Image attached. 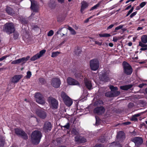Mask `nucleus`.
<instances>
[{"instance_id":"nucleus-22","label":"nucleus","mask_w":147,"mask_h":147,"mask_svg":"<svg viewBox=\"0 0 147 147\" xmlns=\"http://www.w3.org/2000/svg\"><path fill=\"white\" fill-rule=\"evenodd\" d=\"M6 13L9 15L10 16H12L14 13V11L13 9L11 7L7 6L5 9Z\"/></svg>"},{"instance_id":"nucleus-31","label":"nucleus","mask_w":147,"mask_h":147,"mask_svg":"<svg viewBox=\"0 0 147 147\" xmlns=\"http://www.w3.org/2000/svg\"><path fill=\"white\" fill-rule=\"evenodd\" d=\"M113 93V97H115L119 96L120 93V92L119 91H116L112 92Z\"/></svg>"},{"instance_id":"nucleus-18","label":"nucleus","mask_w":147,"mask_h":147,"mask_svg":"<svg viewBox=\"0 0 147 147\" xmlns=\"http://www.w3.org/2000/svg\"><path fill=\"white\" fill-rule=\"evenodd\" d=\"M67 30L64 29V27L59 28L57 32L55 33V35H57V34H60L61 36H65L67 34Z\"/></svg>"},{"instance_id":"nucleus-34","label":"nucleus","mask_w":147,"mask_h":147,"mask_svg":"<svg viewBox=\"0 0 147 147\" xmlns=\"http://www.w3.org/2000/svg\"><path fill=\"white\" fill-rule=\"evenodd\" d=\"M119 145V146L120 147H122L121 145L119 143L115 142H113L111 143L110 144V146H111L114 147L117 146H118Z\"/></svg>"},{"instance_id":"nucleus-10","label":"nucleus","mask_w":147,"mask_h":147,"mask_svg":"<svg viewBox=\"0 0 147 147\" xmlns=\"http://www.w3.org/2000/svg\"><path fill=\"white\" fill-rule=\"evenodd\" d=\"M99 79L104 82H107L109 80V76L107 72L105 71H102L100 74Z\"/></svg>"},{"instance_id":"nucleus-30","label":"nucleus","mask_w":147,"mask_h":147,"mask_svg":"<svg viewBox=\"0 0 147 147\" xmlns=\"http://www.w3.org/2000/svg\"><path fill=\"white\" fill-rule=\"evenodd\" d=\"M46 51L45 49H43L40 51L39 53H37L38 55V57L40 58L45 53Z\"/></svg>"},{"instance_id":"nucleus-43","label":"nucleus","mask_w":147,"mask_h":147,"mask_svg":"<svg viewBox=\"0 0 147 147\" xmlns=\"http://www.w3.org/2000/svg\"><path fill=\"white\" fill-rule=\"evenodd\" d=\"M100 4L99 3H98L96 5H94V6L92 7L91 8L90 10V11H92V10L94 9H96L99 6H100Z\"/></svg>"},{"instance_id":"nucleus-48","label":"nucleus","mask_w":147,"mask_h":147,"mask_svg":"<svg viewBox=\"0 0 147 147\" xmlns=\"http://www.w3.org/2000/svg\"><path fill=\"white\" fill-rule=\"evenodd\" d=\"M32 75L30 71H28L27 72L26 78H30Z\"/></svg>"},{"instance_id":"nucleus-54","label":"nucleus","mask_w":147,"mask_h":147,"mask_svg":"<svg viewBox=\"0 0 147 147\" xmlns=\"http://www.w3.org/2000/svg\"><path fill=\"white\" fill-rule=\"evenodd\" d=\"M146 4V2L143 1L142 2L140 5V7L141 8H142Z\"/></svg>"},{"instance_id":"nucleus-12","label":"nucleus","mask_w":147,"mask_h":147,"mask_svg":"<svg viewBox=\"0 0 147 147\" xmlns=\"http://www.w3.org/2000/svg\"><path fill=\"white\" fill-rule=\"evenodd\" d=\"M30 58V56H28L26 57H22L21 58L13 61L11 63V64H16L22 62L23 64H24L26 63V62L29 60Z\"/></svg>"},{"instance_id":"nucleus-42","label":"nucleus","mask_w":147,"mask_h":147,"mask_svg":"<svg viewBox=\"0 0 147 147\" xmlns=\"http://www.w3.org/2000/svg\"><path fill=\"white\" fill-rule=\"evenodd\" d=\"M99 36L100 37H110L111 36V35L108 33L100 34H99Z\"/></svg>"},{"instance_id":"nucleus-17","label":"nucleus","mask_w":147,"mask_h":147,"mask_svg":"<svg viewBox=\"0 0 147 147\" xmlns=\"http://www.w3.org/2000/svg\"><path fill=\"white\" fill-rule=\"evenodd\" d=\"M67 83L68 84L71 85H80V84L78 81L71 77H68L67 78Z\"/></svg>"},{"instance_id":"nucleus-49","label":"nucleus","mask_w":147,"mask_h":147,"mask_svg":"<svg viewBox=\"0 0 147 147\" xmlns=\"http://www.w3.org/2000/svg\"><path fill=\"white\" fill-rule=\"evenodd\" d=\"M12 55L11 54L9 55H5L4 56L2 57L1 58L3 61L4 60L6 59L7 57H9L10 55Z\"/></svg>"},{"instance_id":"nucleus-5","label":"nucleus","mask_w":147,"mask_h":147,"mask_svg":"<svg viewBox=\"0 0 147 147\" xmlns=\"http://www.w3.org/2000/svg\"><path fill=\"white\" fill-rule=\"evenodd\" d=\"M90 67L91 69L93 71L97 70L99 66V62L98 59H94L90 61Z\"/></svg>"},{"instance_id":"nucleus-4","label":"nucleus","mask_w":147,"mask_h":147,"mask_svg":"<svg viewBox=\"0 0 147 147\" xmlns=\"http://www.w3.org/2000/svg\"><path fill=\"white\" fill-rule=\"evenodd\" d=\"M61 96L66 106L69 107L73 103L72 99L64 92H61Z\"/></svg>"},{"instance_id":"nucleus-15","label":"nucleus","mask_w":147,"mask_h":147,"mask_svg":"<svg viewBox=\"0 0 147 147\" xmlns=\"http://www.w3.org/2000/svg\"><path fill=\"white\" fill-rule=\"evenodd\" d=\"M116 138L119 141L122 142L125 139V134L123 131H120L117 133Z\"/></svg>"},{"instance_id":"nucleus-63","label":"nucleus","mask_w":147,"mask_h":147,"mask_svg":"<svg viewBox=\"0 0 147 147\" xmlns=\"http://www.w3.org/2000/svg\"><path fill=\"white\" fill-rule=\"evenodd\" d=\"M141 114H142V113H138L135 114L134 115L137 118V117H138L140 116L141 115Z\"/></svg>"},{"instance_id":"nucleus-52","label":"nucleus","mask_w":147,"mask_h":147,"mask_svg":"<svg viewBox=\"0 0 147 147\" xmlns=\"http://www.w3.org/2000/svg\"><path fill=\"white\" fill-rule=\"evenodd\" d=\"M80 138V136H76L74 138L75 141L76 142H79Z\"/></svg>"},{"instance_id":"nucleus-56","label":"nucleus","mask_w":147,"mask_h":147,"mask_svg":"<svg viewBox=\"0 0 147 147\" xmlns=\"http://www.w3.org/2000/svg\"><path fill=\"white\" fill-rule=\"evenodd\" d=\"M13 37H18L19 34L17 32H16L15 30L13 32Z\"/></svg>"},{"instance_id":"nucleus-47","label":"nucleus","mask_w":147,"mask_h":147,"mask_svg":"<svg viewBox=\"0 0 147 147\" xmlns=\"http://www.w3.org/2000/svg\"><path fill=\"white\" fill-rule=\"evenodd\" d=\"M56 4L55 2L53 3H50L49 4V7L52 9L54 8Z\"/></svg>"},{"instance_id":"nucleus-53","label":"nucleus","mask_w":147,"mask_h":147,"mask_svg":"<svg viewBox=\"0 0 147 147\" xmlns=\"http://www.w3.org/2000/svg\"><path fill=\"white\" fill-rule=\"evenodd\" d=\"M134 9V7H132L131 9L128 11L127 14L126 15V17L128 16L131 12L133 11Z\"/></svg>"},{"instance_id":"nucleus-20","label":"nucleus","mask_w":147,"mask_h":147,"mask_svg":"<svg viewBox=\"0 0 147 147\" xmlns=\"http://www.w3.org/2000/svg\"><path fill=\"white\" fill-rule=\"evenodd\" d=\"M81 4L80 12L81 13L83 14L84 11L88 7V4L86 1H83L81 2Z\"/></svg>"},{"instance_id":"nucleus-61","label":"nucleus","mask_w":147,"mask_h":147,"mask_svg":"<svg viewBox=\"0 0 147 147\" xmlns=\"http://www.w3.org/2000/svg\"><path fill=\"white\" fill-rule=\"evenodd\" d=\"M131 124V122L130 121H127L124 122L123 123V125H129Z\"/></svg>"},{"instance_id":"nucleus-41","label":"nucleus","mask_w":147,"mask_h":147,"mask_svg":"<svg viewBox=\"0 0 147 147\" xmlns=\"http://www.w3.org/2000/svg\"><path fill=\"white\" fill-rule=\"evenodd\" d=\"M20 21L21 24H27L28 23V22L24 18H21L20 19Z\"/></svg>"},{"instance_id":"nucleus-7","label":"nucleus","mask_w":147,"mask_h":147,"mask_svg":"<svg viewBox=\"0 0 147 147\" xmlns=\"http://www.w3.org/2000/svg\"><path fill=\"white\" fill-rule=\"evenodd\" d=\"M34 97L36 102L42 105L45 103V101L43 96L40 93H36Z\"/></svg>"},{"instance_id":"nucleus-32","label":"nucleus","mask_w":147,"mask_h":147,"mask_svg":"<svg viewBox=\"0 0 147 147\" xmlns=\"http://www.w3.org/2000/svg\"><path fill=\"white\" fill-rule=\"evenodd\" d=\"M113 95L112 92L111 91L108 92L105 94V96L109 98L113 97Z\"/></svg>"},{"instance_id":"nucleus-21","label":"nucleus","mask_w":147,"mask_h":147,"mask_svg":"<svg viewBox=\"0 0 147 147\" xmlns=\"http://www.w3.org/2000/svg\"><path fill=\"white\" fill-rule=\"evenodd\" d=\"M138 46L141 47L140 49V50L141 51L140 53H141L142 51H145L147 50V45L144 44L141 41L139 42Z\"/></svg>"},{"instance_id":"nucleus-33","label":"nucleus","mask_w":147,"mask_h":147,"mask_svg":"<svg viewBox=\"0 0 147 147\" xmlns=\"http://www.w3.org/2000/svg\"><path fill=\"white\" fill-rule=\"evenodd\" d=\"M61 52L59 51H56L55 52H53L52 53L51 57H56Z\"/></svg>"},{"instance_id":"nucleus-9","label":"nucleus","mask_w":147,"mask_h":147,"mask_svg":"<svg viewBox=\"0 0 147 147\" xmlns=\"http://www.w3.org/2000/svg\"><path fill=\"white\" fill-rule=\"evenodd\" d=\"M131 141L135 143L137 147H140L143 142V138L140 137H136L132 138Z\"/></svg>"},{"instance_id":"nucleus-39","label":"nucleus","mask_w":147,"mask_h":147,"mask_svg":"<svg viewBox=\"0 0 147 147\" xmlns=\"http://www.w3.org/2000/svg\"><path fill=\"white\" fill-rule=\"evenodd\" d=\"M38 55L37 54H36V55H34L30 59V60L31 61H34L40 58V57H38Z\"/></svg>"},{"instance_id":"nucleus-24","label":"nucleus","mask_w":147,"mask_h":147,"mask_svg":"<svg viewBox=\"0 0 147 147\" xmlns=\"http://www.w3.org/2000/svg\"><path fill=\"white\" fill-rule=\"evenodd\" d=\"M65 18L64 15L59 14L57 17V21L59 23H61L64 21Z\"/></svg>"},{"instance_id":"nucleus-29","label":"nucleus","mask_w":147,"mask_h":147,"mask_svg":"<svg viewBox=\"0 0 147 147\" xmlns=\"http://www.w3.org/2000/svg\"><path fill=\"white\" fill-rule=\"evenodd\" d=\"M68 29L70 31V33L74 35L76 34V32L71 27L68 26Z\"/></svg>"},{"instance_id":"nucleus-46","label":"nucleus","mask_w":147,"mask_h":147,"mask_svg":"<svg viewBox=\"0 0 147 147\" xmlns=\"http://www.w3.org/2000/svg\"><path fill=\"white\" fill-rule=\"evenodd\" d=\"M54 34V32L52 30H50L47 33V35L49 36H52Z\"/></svg>"},{"instance_id":"nucleus-51","label":"nucleus","mask_w":147,"mask_h":147,"mask_svg":"<svg viewBox=\"0 0 147 147\" xmlns=\"http://www.w3.org/2000/svg\"><path fill=\"white\" fill-rule=\"evenodd\" d=\"M64 127L67 129H69L70 127V123H67L66 124L63 126Z\"/></svg>"},{"instance_id":"nucleus-64","label":"nucleus","mask_w":147,"mask_h":147,"mask_svg":"<svg viewBox=\"0 0 147 147\" xmlns=\"http://www.w3.org/2000/svg\"><path fill=\"white\" fill-rule=\"evenodd\" d=\"M94 147H102V144H96Z\"/></svg>"},{"instance_id":"nucleus-16","label":"nucleus","mask_w":147,"mask_h":147,"mask_svg":"<svg viewBox=\"0 0 147 147\" xmlns=\"http://www.w3.org/2000/svg\"><path fill=\"white\" fill-rule=\"evenodd\" d=\"M36 113L39 117L42 119H45L47 117L46 112L42 109L36 110Z\"/></svg>"},{"instance_id":"nucleus-11","label":"nucleus","mask_w":147,"mask_h":147,"mask_svg":"<svg viewBox=\"0 0 147 147\" xmlns=\"http://www.w3.org/2000/svg\"><path fill=\"white\" fill-rule=\"evenodd\" d=\"M51 85L55 88H59L61 84V81L59 78H52L51 80Z\"/></svg>"},{"instance_id":"nucleus-40","label":"nucleus","mask_w":147,"mask_h":147,"mask_svg":"<svg viewBox=\"0 0 147 147\" xmlns=\"http://www.w3.org/2000/svg\"><path fill=\"white\" fill-rule=\"evenodd\" d=\"M39 81L40 83L42 84H44L46 83V81L45 79L43 78H40L39 79Z\"/></svg>"},{"instance_id":"nucleus-36","label":"nucleus","mask_w":147,"mask_h":147,"mask_svg":"<svg viewBox=\"0 0 147 147\" xmlns=\"http://www.w3.org/2000/svg\"><path fill=\"white\" fill-rule=\"evenodd\" d=\"M32 37H27L26 38V40H27V43L28 44H31L33 43V42L32 40Z\"/></svg>"},{"instance_id":"nucleus-57","label":"nucleus","mask_w":147,"mask_h":147,"mask_svg":"<svg viewBox=\"0 0 147 147\" xmlns=\"http://www.w3.org/2000/svg\"><path fill=\"white\" fill-rule=\"evenodd\" d=\"M137 11H135L132 13L130 15V17L131 18H132L134 16H135L136 14H137Z\"/></svg>"},{"instance_id":"nucleus-19","label":"nucleus","mask_w":147,"mask_h":147,"mask_svg":"<svg viewBox=\"0 0 147 147\" xmlns=\"http://www.w3.org/2000/svg\"><path fill=\"white\" fill-rule=\"evenodd\" d=\"M22 77V75H15L11 78V81L14 83H17Z\"/></svg>"},{"instance_id":"nucleus-60","label":"nucleus","mask_w":147,"mask_h":147,"mask_svg":"<svg viewBox=\"0 0 147 147\" xmlns=\"http://www.w3.org/2000/svg\"><path fill=\"white\" fill-rule=\"evenodd\" d=\"M133 103L130 102L128 105V107L129 108H131L133 106Z\"/></svg>"},{"instance_id":"nucleus-45","label":"nucleus","mask_w":147,"mask_h":147,"mask_svg":"<svg viewBox=\"0 0 147 147\" xmlns=\"http://www.w3.org/2000/svg\"><path fill=\"white\" fill-rule=\"evenodd\" d=\"M71 133L72 134L76 135H78L79 134L78 132L76 130V129H73L71 131Z\"/></svg>"},{"instance_id":"nucleus-14","label":"nucleus","mask_w":147,"mask_h":147,"mask_svg":"<svg viewBox=\"0 0 147 147\" xmlns=\"http://www.w3.org/2000/svg\"><path fill=\"white\" fill-rule=\"evenodd\" d=\"M105 110V109L103 107L100 106L95 108L94 110V112L98 115H101L104 113Z\"/></svg>"},{"instance_id":"nucleus-23","label":"nucleus","mask_w":147,"mask_h":147,"mask_svg":"<svg viewBox=\"0 0 147 147\" xmlns=\"http://www.w3.org/2000/svg\"><path fill=\"white\" fill-rule=\"evenodd\" d=\"M30 8L33 12H36L38 11L37 6L34 2L31 1V6Z\"/></svg>"},{"instance_id":"nucleus-38","label":"nucleus","mask_w":147,"mask_h":147,"mask_svg":"<svg viewBox=\"0 0 147 147\" xmlns=\"http://www.w3.org/2000/svg\"><path fill=\"white\" fill-rule=\"evenodd\" d=\"M5 141L3 138L0 137V147H3L4 145Z\"/></svg>"},{"instance_id":"nucleus-3","label":"nucleus","mask_w":147,"mask_h":147,"mask_svg":"<svg viewBox=\"0 0 147 147\" xmlns=\"http://www.w3.org/2000/svg\"><path fill=\"white\" fill-rule=\"evenodd\" d=\"M3 30L4 32L9 34L12 33L15 30L13 24L11 22L7 23L5 24Z\"/></svg>"},{"instance_id":"nucleus-62","label":"nucleus","mask_w":147,"mask_h":147,"mask_svg":"<svg viewBox=\"0 0 147 147\" xmlns=\"http://www.w3.org/2000/svg\"><path fill=\"white\" fill-rule=\"evenodd\" d=\"M114 26V24H111L110 25H109L108 27H107V29L109 30V29H111V28H112Z\"/></svg>"},{"instance_id":"nucleus-8","label":"nucleus","mask_w":147,"mask_h":147,"mask_svg":"<svg viewBox=\"0 0 147 147\" xmlns=\"http://www.w3.org/2000/svg\"><path fill=\"white\" fill-rule=\"evenodd\" d=\"M48 101L53 109H57L58 106V101L53 97H50L48 99Z\"/></svg>"},{"instance_id":"nucleus-27","label":"nucleus","mask_w":147,"mask_h":147,"mask_svg":"<svg viewBox=\"0 0 147 147\" xmlns=\"http://www.w3.org/2000/svg\"><path fill=\"white\" fill-rule=\"evenodd\" d=\"M132 86L131 84L121 86L120 87V88L123 90H126L131 88Z\"/></svg>"},{"instance_id":"nucleus-59","label":"nucleus","mask_w":147,"mask_h":147,"mask_svg":"<svg viewBox=\"0 0 147 147\" xmlns=\"http://www.w3.org/2000/svg\"><path fill=\"white\" fill-rule=\"evenodd\" d=\"M66 40L65 39L64 40L63 42H62L58 46V47H60L61 45H63L65 42L66 41Z\"/></svg>"},{"instance_id":"nucleus-55","label":"nucleus","mask_w":147,"mask_h":147,"mask_svg":"<svg viewBox=\"0 0 147 147\" xmlns=\"http://www.w3.org/2000/svg\"><path fill=\"white\" fill-rule=\"evenodd\" d=\"M131 120L132 121H137L138 120V119L134 115L132 116Z\"/></svg>"},{"instance_id":"nucleus-26","label":"nucleus","mask_w":147,"mask_h":147,"mask_svg":"<svg viewBox=\"0 0 147 147\" xmlns=\"http://www.w3.org/2000/svg\"><path fill=\"white\" fill-rule=\"evenodd\" d=\"M84 84L87 88L89 90H90L92 89V86L91 83L90 81L85 80L84 81Z\"/></svg>"},{"instance_id":"nucleus-58","label":"nucleus","mask_w":147,"mask_h":147,"mask_svg":"<svg viewBox=\"0 0 147 147\" xmlns=\"http://www.w3.org/2000/svg\"><path fill=\"white\" fill-rule=\"evenodd\" d=\"M66 40L65 39L64 40L63 42H62L58 46V47H60L61 45H63L65 42L66 41Z\"/></svg>"},{"instance_id":"nucleus-37","label":"nucleus","mask_w":147,"mask_h":147,"mask_svg":"<svg viewBox=\"0 0 147 147\" xmlns=\"http://www.w3.org/2000/svg\"><path fill=\"white\" fill-rule=\"evenodd\" d=\"M86 142V139L84 137L80 136V138L79 143H84Z\"/></svg>"},{"instance_id":"nucleus-44","label":"nucleus","mask_w":147,"mask_h":147,"mask_svg":"<svg viewBox=\"0 0 147 147\" xmlns=\"http://www.w3.org/2000/svg\"><path fill=\"white\" fill-rule=\"evenodd\" d=\"M141 42L144 44L147 42V37H141Z\"/></svg>"},{"instance_id":"nucleus-25","label":"nucleus","mask_w":147,"mask_h":147,"mask_svg":"<svg viewBox=\"0 0 147 147\" xmlns=\"http://www.w3.org/2000/svg\"><path fill=\"white\" fill-rule=\"evenodd\" d=\"M107 137L104 135H101L98 139V141L100 142L104 143L107 141Z\"/></svg>"},{"instance_id":"nucleus-28","label":"nucleus","mask_w":147,"mask_h":147,"mask_svg":"<svg viewBox=\"0 0 147 147\" xmlns=\"http://www.w3.org/2000/svg\"><path fill=\"white\" fill-rule=\"evenodd\" d=\"M77 50H76L75 51L76 54L77 55H79L82 52L81 48L79 47H77Z\"/></svg>"},{"instance_id":"nucleus-6","label":"nucleus","mask_w":147,"mask_h":147,"mask_svg":"<svg viewBox=\"0 0 147 147\" xmlns=\"http://www.w3.org/2000/svg\"><path fill=\"white\" fill-rule=\"evenodd\" d=\"M15 133L18 136H21L24 140H26L28 138L27 134L22 129L18 128L14 129Z\"/></svg>"},{"instance_id":"nucleus-35","label":"nucleus","mask_w":147,"mask_h":147,"mask_svg":"<svg viewBox=\"0 0 147 147\" xmlns=\"http://www.w3.org/2000/svg\"><path fill=\"white\" fill-rule=\"evenodd\" d=\"M110 89H111V92L117 91L118 90V88L117 87H114L113 86H111L110 87Z\"/></svg>"},{"instance_id":"nucleus-50","label":"nucleus","mask_w":147,"mask_h":147,"mask_svg":"<svg viewBox=\"0 0 147 147\" xmlns=\"http://www.w3.org/2000/svg\"><path fill=\"white\" fill-rule=\"evenodd\" d=\"M124 25H119V26H117V27H116L115 29V30L116 31L117 30H118L121 28H123V26Z\"/></svg>"},{"instance_id":"nucleus-2","label":"nucleus","mask_w":147,"mask_h":147,"mask_svg":"<svg viewBox=\"0 0 147 147\" xmlns=\"http://www.w3.org/2000/svg\"><path fill=\"white\" fill-rule=\"evenodd\" d=\"M122 66L124 73L127 75H131L133 71V69L131 66L125 61L123 62Z\"/></svg>"},{"instance_id":"nucleus-1","label":"nucleus","mask_w":147,"mask_h":147,"mask_svg":"<svg viewBox=\"0 0 147 147\" xmlns=\"http://www.w3.org/2000/svg\"><path fill=\"white\" fill-rule=\"evenodd\" d=\"M42 137L41 132L38 130L34 131L31 135V142L34 145H38Z\"/></svg>"},{"instance_id":"nucleus-13","label":"nucleus","mask_w":147,"mask_h":147,"mask_svg":"<svg viewBox=\"0 0 147 147\" xmlns=\"http://www.w3.org/2000/svg\"><path fill=\"white\" fill-rule=\"evenodd\" d=\"M52 128V125L50 122L47 121L45 123L43 127V129L44 132L47 133L50 131Z\"/></svg>"}]
</instances>
